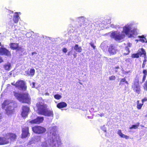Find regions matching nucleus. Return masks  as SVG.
Here are the masks:
<instances>
[{
    "mask_svg": "<svg viewBox=\"0 0 147 147\" xmlns=\"http://www.w3.org/2000/svg\"><path fill=\"white\" fill-rule=\"evenodd\" d=\"M117 134L121 138H125V139H128L129 138V137L123 134L121 132V130L120 129L118 130Z\"/></svg>",
    "mask_w": 147,
    "mask_h": 147,
    "instance_id": "18",
    "label": "nucleus"
},
{
    "mask_svg": "<svg viewBox=\"0 0 147 147\" xmlns=\"http://www.w3.org/2000/svg\"><path fill=\"white\" fill-rule=\"evenodd\" d=\"M85 20V18L84 17H79L77 19V21L79 22H81V23H82V22H83Z\"/></svg>",
    "mask_w": 147,
    "mask_h": 147,
    "instance_id": "23",
    "label": "nucleus"
},
{
    "mask_svg": "<svg viewBox=\"0 0 147 147\" xmlns=\"http://www.w3.org/2000/svg\"><path fill=\"white\" fill-rule=\"evenodd\" d=\"M54 97L56 99L59 100L61 98L62 96L58 94H56L54 96Z\"/></svg>",
    "mask_w": 147,
    "mask_h": 147,
    "instance_id": "30",
    "label": "nucleus"
},
{
    "mask_svg": "<svg viewBox=\"0 0 147 147\" xmlns=\"http://www.w3.org/2000/svg\"><path fill=\"white\" fill-rule=\"evenodd\" d=\"M123 82H125V83L127 84V85L128 84V82L127 81H126V79L125 78H122L121 79L120 84H123Z\"/></svg>",
    "mask_w": 147,
    "mask_h": 147,
    "instance_id": "27",
    "label": "nucleus"
},
{
    "mask_svg": "<svg viewBox=\"0 0 147 147\" xmlns=\"http://www.w3.org/2000/svg\"><path fill=\"white\" fill-rule=\"evenodd\" d=\"M45 95H46L49 96V94L48 92H46L45 93Z\"/></svg>",
    "mask_w": 147,
    "mask_h": 147,
    "instance_id": "48",
    "label": "nucleus"
},
{
    "mask_svg": "<svg viewBox=\"0 0 147 147\" xmlns=\"http://www.w3.org/2000/svg\"><path fill=\"white\" fill-rule=\"evenodd\" d=\"M74 57H76V55H75L74 54Z\"/></svg>",
    "mask_w": 147,
    "mask_h": 147,
    "instance_id": "53",
    "label": "nucleus"
},
{
    "mask_svg": "<svg viewBox=\"0 0 147 147\" xmlns=\"http://www.w3.org/2000/svg\"><path fill=\"white\" fill-rule=\"evenodd\" d=\"M14 96L20 102L23 103H26L28 104L30 103L31 98L27 93H19L13 92Z\"/></svg>",
    "mask_w": 147,
    "mask_h": 147,
    "instance_id": "4",
    "label": "nucleus"
},
{
    "mask_svg": "<svg viewBox=\"0 0 147 147\" xmlns=\"http://www.w3.org/2000/svg\"><path fill=\"white\" fill-rule=\"evenodd\" d=\"M124 33L129 37H134V35L137 34V29L134 27L133 24L129 23L123 28V32L121 33L118 31L113 32L111 36L116 40L120 41L125 36Z\"/></svg>",
    "mask_w": 147,
    "mask_h": 147,
    "instance_id": "2",
    "label": "nucleus"
},
{
    "mask_svg": "<svg viewBox=\"0 0 147 147\" xmlns=\"http://www.w3.org/2000/svg\"><path fill=\"white\" fill-rule=\"evenodd\" d=\"M118 67H117V68H118Z\"/></svg>",
    "mask_w": 147,
    "mask_h": 147,
    "instance_id": "56",
    "label": "nucleus"
},
{
    "mask_svg": "<svg viewBox=\"0 0 147 147\" xmlns=\"http://www.w3.org/2000/svg\"><path fill=\"white\" fill-rule=\"evenodd\" d=\"M32 129L34 133L38 134L44 133L46 131L45 128L39 126H36L32 127Z\"/></svg>",
    "mask_w": 147,
    "mask_h": 147,
    "instance_id": "6",
    "label": "nucleus"
},
{
    "mask_svg": "<svg viewBox=\"0 0 147 147\" xmlns=\"http://www.w3.org/2000/svg\"><path fill=\"white\" fill-rule=\"evenodd\" d=\"M7 140L9 141V143L11 141L14 140L16 137V136L15 134L13 133H8L6 135L5 137Z\"/></svg>",
    "mask_w": 147,
    "mask_h": 147,
    "instance_id": "8",
    "label": "nucleus"
},
{
    "mask_svg": "<svg viewBox=\"0 0 147 147\" xmlns=\"http://www.w3.org/2000/svg\"><path fill=\"white\" fill-rule=\"evenodd\" d=\"M146 76H143L142 80V83H143L145 80Z\"/></svg>",
    "mask_w": 147,
    "mask_h": 147,
    "instance_id": "35",
    "label": "nucleus"
},
{
    "mask_svg": "<svg viewBox=\"0 0 147 147\" xmlns=\"http://www.w3.org/2000/svg\"><path fill=\"white\" fill-rule=\"evenodd\" d=\"M13 109V107H12L11 105L7 106L6 107V109H5L6 113L8 115L11 114L12 113Z\"/></svg>",
    "mask_w": 147,
    "mask_h": 147,
    "instance_id": "14",
    "label": "nucleus"
},
{
    "mask_svg": "<svg viewBox=\"0 0 147 147\" xmlns=\"http://www.w3.org/2000/svg\"><path fill=\"white\" fill-rule=\"evenodd\" d=\"M145 64H146V63H144V61L143 63L142 64V68H144V67L145 65Z\"/></svg>",
    "mask_w": 147,
    "mask_h": 147,
    "instance_id": "42",
    "label": "nucleus"
},
{
    "mask_svg": "<svg viewBox=\"0 0 147 147\" xmlns=\"http://www.w3.org/2000/svg\"><path fill=\"white\" fill-rule=\"evenodd\" d=\"M138 52L140 56H142L144 57V58H146V53L144 49L143 48H142L139 49L138 51Z\"/></svg>",
    "mask_w": 147,
    "mask_h": 147,
    "instance_id": "15",
    "label": "nucleus"
},
{
    "mask_svg": "<svg viewBox=\"0 0 147 147\" xmlns=\"http://www.w3.org/2000/svg\"><path fill=\"white\" fill-rule=\"evenodd\" d=\"M1 42H0V46H1Z\"/></svg>",
    "mask_w": 147,
    "mask_h": 147,
    "instance_id": "54",
    "label": "nucleus"
},
{
    "mask_svg": "<svg viewBox=\"0 0 147 147\" xmlns=\"http://www.w3.org/2000/svg\"><path fill=\"white\" fill-rule=\"evenodd\" d=\"M10 45L11 48L13 49H17L18 50L20 49V48L19 47L18 45L17 44L12 43L10 44Z\"/></svg>",
    "mask_w": 147,
    "mask_h": 147,
    "instance_id": "21",
    "label": "nucleus"
},
{
    "mask_svg": "<svg viewBox=\"0 0 147 147\" xmlns=\"http://www.w3.org/2000/svg\"><path fill=\"white\" fill-rule=\"evenodd\" d=\"M115 76H111L109 77V79L110 80H114L115 79Z\"/></svg>",
    "mask_w": 147,
    "mask_h": 147,
    "instance_id": "32",
    "label": "nucleus"
},
{
    "mask_svg": "<svg viewBox=\"0 0 147 147\" xmlns=\"http://www.w3.org/2000/svg\"><path fill=\"white\" fill-rule=\"evenodd\" d=\"M143 105V103H139V101L138 100L137 102V108L139 109H141Z\"/></svg>",
    "mask_w": 147,
    "mask_h": 147,
    "instance_id": "25",
    "label": "nucleus"
},
{
    "mask_svg": "<svg viewBox=\"0 0 147 147\" xmlns=\"http://www.w3.org/2000/svg\"><path fill=\"white\" fill-rule=\"evenodd\" d=\"M35 71L34 69H31L30 71V74H29V75H30L33 76L34 75Z\"/></svg>",
    "mask_w": 147,
    "mask_h": 147,
    "instance_id": "29",
    "label": "nucleus"
},
{
    "mask_svg": "<svg viewBox=\"0 0 147 147\" xmlns=\"http://www.w3.org/2000/svg\"><path fill=\"white\" fill-rule=\"evenodd\" d=\"M0 55H3L9 56H10L11 54L10 52L5 48L0 47Z\"/></svg>",
    "mask_w": 147,
    "mask_h": 147,
    "instance_id": "10",
    "label": "nucleus"
},
{
    "mask_svg": "<svg viewBox=\"0 0 147 147\" xmlns=\"http://www.w3.org/2000/svg\"><path fill=\"white\" fill-rule=\"evenodd\" d=\"M139 37L140 38H144L145 39V38L144 37V35H142L141 36H139Z\"/></svg>",
    "mask_w": 147,
    "mask_h": 147,
    "instance_id": "46",
    "label": "nucleus"
},
{
    "mask_svg": "<svg viewBox=\"0 0 147 147\" xmlns=\"http://www.w3.org/2000/svg\"><path fill=\"white\" fill-rule=\"evenodd\" d=\"M35 53H36L35 52H33L32 53V55H33L34 54H35Z\"/></svg>",
    "mask_w": 147,
    "mask_h": 147,
    "instance_id": "50",
    "label": "nucleus"
},
{
    "mask_svg": "<svg viewBox=\"0 0 147 147\" xmlns=\"http://www.w3.org/2000/svg\"><path fill=\"white\" fill-rule=\"evenodd\" d=\"M11 105V106L13 105V103L11 102L10 100H6L4 101V102L2 104V108L4 109L5 107L6 106H8Z\"/></svg>",
    "mask_w": 147,
    "mask_h": 147,
    "instance_id": "16",
    "label": "nucleus"
},
{
    "mask_svg": "<svg viewBox=\"0 0 147 147\" xmlns=\"http://www.w3.org/2000/svg\"><path fill=\"white\" fill-rule=\"evenodd\" d=\"M36 105L37 108L38 113L39 114L47 116H53V111L48 110L47 108V105L42 102H39L36 103Z\"/></svg>",
    "mask_w": 147,
    "mask_h": 147,
    "instance_id": "3",
    "label": "nucleus"
},
{
    "mask_svg": "<svg viewBox=\"0 0 147 147\" xmlns=\"http://www.w3.org/2000/svg\"><path fill=\"white\" fill-rule=\"evenodd\" d=\"M43 120V117H38L36 119L32 121H28L29 122L31 123H39L42 122Z\"/></svg>",
    "mask_w": 147,
    "mask_h": 147,
    "instance_id": "12",
    "label": "nucleus"
},
{
    "mask_svg": "<svg viewBox=\"0 0 147 147\" xmlns=\"http://www.w3.org/2000/svg\"><path fill=\"white\" fill-rule=\"evenodd\" d=\"M10 86V84H8V85H7V87H8V86Z\"/></svg>",
    "mask_w": 147,
    "mask_h": 147,
    "instance_id": "51",
    "label": "nucleus"
},
{
    "mask_svg": "<svg viewBox=\"0 0 147 147\" xmlns=\"http://www.w3.org/2000/svg\"><path fill=\"white\" fill-rule=\"evenodd\" d=\"M67 105L66 103L64 102H61L57 105V107L61 109L66 107Z\"/></svg>",
    "mask_w": 147,
    "mask_h": 147,
    "instance_id": "19",
    "label": "nucleus"
},
{
    "mask_svg": "<svg viewBox=\"0 0 147 147\" xmlns=\"http://www.w3.org/2000/svg\"><path fill=\"white\" fill-rule=\"evenodd\" d=\"M126 62H130V59L129 58L126 59L125 60Z\"/></svg>",
    "mask_w": 147,
    "mask_h": 147,
    "instance_id": "39",
    "label": "nucleus"
},
{
    "mask_svg": "<svg viewBox=\"0 0 147 147\" xmlns=\"http://www.w3.org/2000/svg\"><path fill=\"white\" fill-rule=\"evenodd\" d=\"M63 52L66 53L67 51V50L66 48H64L63 49Z\"/></svg>",
    "mask_w": 147,
    "mask_h": 147,
    "instance_id": "40",
    "label": "nucleus"
},
{
    "mask_svg": "<svg viewBox=\"0 0 147 147\" xmlns=\"http://www.w3.org/2000/svg\"><path fill=\"white\" fill-rule=\"evenodd\" d=\"M139 123H138L135 125H132L131 127H129V128L130 129H136L138 128V127L139 126Z\"/></svg>",
    "mask_w": 147,
    "mask_h": 147,
    "instance_id": "26",
    "label": "nucleus"
},
{
    "mask_svg": "<svg viewBox=\"0 0 147 147\" xmlns=\"http://www.w3.org/2000/svg\"><path fill=\"white\" fill-rule=\"evenodd\" d=\"M134 91L138 93H139L140 90V87L138 83H135L133 87Z\"/></svg>",
    "mask_w": 147,
    "mask_h": 147,
    "instance_id": "20",
    "label": "nucleus"
},
{
    "mask_svg": "<svg viewBox=\"0 0 147 147\" xmlns=\"http://www.w3.org/2000/svg\"><path fill=\"white\" fill-rule=\"evenodd\" d=\"M9 141L7 140L5 137L1 138L0 137V145L7 144L9 143Z\"/></svg>",
    "mask_w": 147,
    "mask_h": 147,
    "instance_id": "17",
    "label": "nucleus"
},
{
    "mask_svg": "<svg viewBox=\"0 0 147 147\" xmlns=\"http://www.w3.org/2000/svg\"><path fill=\"white\" fill-rule=\"evenodd\" d=\"M3 61V60L2 59L1 57L0 56V63Z\"/></svg>",
    "mask_w": 147,
    "mask_h": 147,
    "instance_id": "47",
    "label": "nucleus"
},
{
    "mask_svg": "<svg viewBox=\"0 0 147 147\" xmlns=\"http://www.w3.org/2000/svg\"><path fill=\"white\" fill-rule=\"evenodd\" d=\"M143 73L144 74V75L145 76H146L147 74V71L146 69H144L143 70Z\"/></svg>",
    "mask_w": 147,
    "mask_h": 147,
    "instance_id": "33",
    "label": "nucleus"
},
{
    "mask_svg": "<svg viewBox=\"0 0 147 147\" xmlns=\"http://www.w3.org/2000/svg\"><path fill=\"white\" fill-rule=\"evenodd\" d=\"M29 128L28 127H24L22 128V138H25L29 136Z\"/></svg>",
    "mask_w": 147,
    "mask_h": 147,
    "instance_id": "7",
    "label": "nucleus"
},
{
    "mask_svg": "<svg viewBox=\"0 0 147 147\" xmlns=\"http://www.w3.org/2000/svg\"><path fill=\"white\" fill-rule=\"evenodd\" d=\"M139 56H140L139 55L138 52V53H134L133 54L131 55V57L133 58H138L139 57Z\"/></svg>",
    "mask_w": 147,
    "mask_h": 147,
    "instance_id": "28",
    "label": "nucleus"
},
{
    "mask_svg": "<svg viewBox=\"0 0 147 147\" xmlns=\"http://www.w3.org/2000/svg\"><path fill=\"white\" fill-rule=\"evenodd\" d=\"M101 129L104 131L106 132V128L105 125H104L101 127Z\"/></svg>",
    "mask_w": 147,
    "mask_h": 147,
    "instance_id": "34",
    "label": "nucleus"
},
{
    "mask_svg": "<svg viewBox=\"0 0 147 147\" xmlns=\"http://www.w3.org/2000/svg\"><path fill=\"white\" fill-rule=\"evenodd\" d=\"M147 100V99L146 98H144L142 100V102L143 103L144 101H146Z\"/></svg>",
    "mask_w": 147,
    "mask_h": 147,
    "instance_id": "38",
    "label": "nucleus"
},
{
    "mask_svg": "<svg viewBox=\"0 0 147 147\" xmlns=\"http://www.w3.org/2000/svg\"><path fill=\"white\" fill-rule=\"evenodd\" d=\"M98 115H99L100 116V117H102V116H104V114L103 113H100V114H98Z\"/></svg>",
    "mask_w": 147,
    "mask_h": 147,
    "instance_id": "41",
    "label": "nucleus"
},
{
    "mask_svg": "<svg viewBox=\"0 0 147 147\" xmlns=\"http://www.w3.org/2000/svg\"><path fill=\"white\" fill-rule=\"evenodd\" d=\"M118 67H117V68H118Z\"/></svg>",
    "mask_w": 147,
    "mask_h": 147,
    "instance_id": "55",
    "label": "nucleus"
},
{
    "mask_svg": "<svg viewBox=\"0 0 147 147\" xmlns=\"http://www.w3.org/2000/svg\"><path fill=\"white\" fill-rule=\"evenodd\" d=\"M140 40L142 42H145L144 40L143 39H140Z\"/></svg>",
    "mask_w": 147,
    "mask_h": 147,
    "instance_id": "44",
    "label": "nucleus"
},
{
    "mask_svg": "<svg viewBox=\"0 0 147 147\" xmlns=\"http://www.w3.org/2000/svg\"><path fill=\"white\" fill-rule=\"evenodd\" d=\"M11 66V64L9 63H8L4 65V67L5 69L6 70H9L10 69Z\"/></svg>",
    "mask_w": 147,
    "mask_h": 147,
    "instance_id": "24",
    "label": "nucleus"
},
{
    "mask_svg": "<svg viewBox=\"0 0 147 147\" xmlns=\"http://www.w3.org/2000/svg\"><path fill=\"white\" fill-rule=\"evenodd\" d=\"M74 49L77 52H80L82 50L81 47H79L78 45H76L74 47Z\"/></svg>",
    "mask_w": 147,
    "mask_h": 147,
    "instance_id": "22",
    "label": "nucleus"
},
{
    "mask_svg": "<svg viewBox=\"0 0 147 147\" xmlns=\"http://www.w3.org/2000/svg\"><path fill=\"white\" fill-rule=\"evenodd\" d=\"M144 88L147 90V81L144 84Z\"/></svg>",
    "mask_w": 147,
    "mask_h": 147,
    "instance_id": "37",
    "label": "nucleus"
},
{
    "mask_svg": "<svg viewBox=\"0 0 147 147\" xmlns=\"http://www.w3.org/2000/svg\"><path fill=\"white\" fill-rule=\"evenodd\" d=\"M57 129L56 126L49 127L48 137L45 138V141L42 143L41 147H59L60 142L56 134Z\"/></svg>",
    "mask_w": 147,
    "mask_h": 147,
    "instance_id": "1",
    "label": "nucleus"
},
{
    "mask_svg": "<svg viewBox=\"0 0 147 147\" xmlns=\"http://www.w3.org/2000/svg\"><path fill=\"white\" fill-rule=\"evenodd\" d=\"M11 84L18 87L19 89L25 90L26 89V86L25 82L23 80H19L15 84L14 82L12 83Z\"/></svg>",
    "mask_w": 147,
    "mask_h": 147,
    "instance_id": "5",
    "label": "nucleus"
},
{
    "mask_svg": "<svg viewBox=\"0 0 147 147\" xmlns=\"http://www.w3.org/2000/svg\"><path fill=\"white\" fill-rule=\"evenodd\" d=\"M145 59V58H144ZM146 59H145V60H144V63H145L146 62Z\"/></svg>",
    "mask_w": 147,
    "mask_h": 147,
    "instance_id": "49",
    "label": "nucleus"
},
{
    "mask_svg": "<svg viewBox=\"0 0 147 147\" xmlns=\"http://www.w3.org/2000/svg\"><path fill=\"white\" fill-rule=\"evenodd\" d=\"M90 44L92 47H93L94 49H95V47L94 45L92 43H90Z\"/></svg>",
    "mask_w": 147,
    "mask_h": 147,
    "instance_id": "36",
    "label": "nucleus"
},
{
    "mask_svg": "<svg viewBox=\"0 0 147 147\" xmlns=\"http://www.w3.org/2000/svg\"><path fill=\"white\" fill-rule=\"evenodd\" d=\"M20 14V12H16L14 13L13 17V20L14 23H17L18 22L20 18L19 16Z\"/></svg>",
    "mask_w": 147,
    "mask_h": 147,
    "instance_id": "13",
    "label": "nucleus"
},
{
    "mask_svg": "<svg viewBox=\"0 0 147 147\" xmlns=\"http://www.w3.org/2000/svg\"><path fill=\"white\" fill-rule=\"evenodd\" d=\"M35 84V82H33L32 83V88H34V87Z\"/></svg>",
    "mask_w": 147,
    "mask_h": 147,
    "instance_id": "43",
    "label": "nucleus"
},
{
    "mask_svg": "<svg viewBox=\"0 0 147 147\" xmlns=\"http://www.w3.org/2000/svg\"><path fill=\"white\" fill-rule=\"evenodd\" d=\"M131 44L130 43H129L128 44V46L129 47H131Z\"/></svg>",
    "mask_w": 147,
    "mask_h": 147,
    "instance_id": "45",
    "label": "nucleus"
},
{
    "mask_svg": "<svg viewBox=\"0 0 147 147\" xmlns=\"http://www.w3.org/2000/svg\"><path fill=\"white\" fill-rule=\"evenodd\" d=\"M125 50L127 51L126 53H124V54L125 55H127L129 53V49L128 47H127L125 48Z\"/></svg>",
    "mask_w": 147,
    "mask_h": 147,
    "instance_id": "31",
    "label": "nucleus"
},
{
    "mask_svg": "<svg viewBox=\"0 0 147 147\" xmlns=\"http://www.w3.org/2000/svg\"><path fill=\"white\" fill-rule=\"evenodd\" d=\"M108 51L111 55H113L116 53L117 51V50L115 46L111 45L109 46V48Z\"/></svg>",
    "mask_w": 147,
    "mask_h": 147,
    "instance_id": "11",
    "label": "nucleus"
},
{
    "mask_svg": "<svg viewBox=\"0 0 147 147\" xmlns=\"http://www.w3.org/2000/svg\"><path fill=\"white\" fill-rule=\"evenodd\" d=\"M1 116L0 115V119H1Z\"/></svg>",
    "mask_w": 147,
    "mask_h": 147,
    "instance_id": "52",
    "label": "nucleus"
},
{
    "mask_svg": "<svg viewBox=\"0 0 147 147\" xmlns=\"http://www.w3.org/2000/svg\"><path fill=\"white\" fill-rule=\"evenodd\" d=\"M29 111V108L26 106H23L21 115L22 117H25L27 116Z\"/></svg>",
    "mask_w": 147,
    "mask_h": 147,
    "instance_id": "9",
    "label": "nucleus"
}]
</instances>
